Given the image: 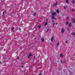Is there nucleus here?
<instances>
[{
    "mask_svg": "<svg viewBox=\"0 0 75 75\" xmlns=\"http://www.w3.org/2000/svg\"><path fill=\"white\" fill-rule=\"evenodd\" d=\"M65 32V29L64 28H62L61 30V33H64Z\"/></svg>",
    "mask_w": 75,
    "mask_h": 75,
    "instance_id": "f257e3e1",
    "label": "nucleus"
},
{
    "mask_svg": "<svg viewBox=\"0 0 75 75\" xmlns=\"http://www.w3.org/2000/svg\"><path fill=\"white\" fill-rule=\"evenodd\" d=\"M56 14H57V13L56 12H52V16H54Z\"/></svg>",
    "mask_w": 75,
    "mask_h": 75,
    "instance_id": "f03ea898",
    "label": "nucleus"
},
{
    "mask_svg": "<svg viewBox=\"0 0 75 75\" xmlns=\"http://www.w3.org/2000/svg\"><path fill=\"white\" fill-rule=\"evenodd\" d=\"M33 55L31 54H30L28 56V58H30V57H33Z\"/></svg>",
    "mask_w": 75,
    "mask_h": 75,
    "instance_id": "7ed1b4c3",
    "label": "nucleus"
},
{
    "mask_svg": "<svg viewBox=\"0 0 75 75\" xmlns=\"http://www.w3.org/2000/svg\"><path fill=\"white\" fill-rule=\"evenodd\" d=\"M58 4V2H56V3H54L53 4V6L54 7H55L57 4Z\"/></svg>",
    "mask_w": 75,
    "mask_h": 75,
    "instance_id": "20e7f679",
    "label": "nucleus"
},
{
    "mask_svg": "<svg viewBox=\"0 0 75 75\" xmlns=\"http://www.w3.org/2000/svg\"><path fill=\"white\" fill-rule=\"evenodd\" d=\"M54 40V37L53 36H52L51 38V41L52 42L53 41V40Z\"/></svg>",
    "mask_w": 75,
    "mask_h": 75,
    "instance_id": "39448f33",
    "label": "nucleus"
},
{
    "mask_svg": "<svg viewBox=\"0 0 75 75\" xmlns=\"http://www.w3.org/2000/svg\"><path fill=\"white\" fill-rule=\"evenodd\" d=\"M41 40L42 41V42H44V39L43 38H42Z\"/></svg>",
    "mask_w": 75,
    "mask_h": 75,
    "instance_id": "423d86ee",
    "label": "nucleus"
},
{
    "mask_svg": "<svg viewBox=\"0 0 75 75\" xmlns=\"http://www.w3.org/2000/svg\"><path fill=\"white\" fill-rule=\"evenodd\" d=\"M60 56L62 58H63V57H64V56L63 55H62V53H61L60 54Z\"/></svg>",
    "mask_w": 75,
    "mask_h": 75,
    "instance_id": "0eeeda50",
    "label": "nucleus"
},
{
    "mask_svg": "<svg viewBox=\"0 0 75 75\" xmlns=\"http://www.w3.org/2000/svg\"><path fill=\"white\" fill-rule=\"evenodd\" d=\"M71 27V23H69V24L68 27Z\"/></svg>",
    "mask_w": 75,
    "mask_h": 75,
    "instance_id": "6e6552de",
    "label": "nucleus"
},
{
    "mask_svg": "<svg viewBox=\"0 0 75 75\" xmlns=\"http://www.w3.org/2000/svg\"><path fill=\"white\" fill-rule=\"evenodd\" d=\"M56 11L57 14H59V10H58V9H57Z\"/></svg>",
    "mask_w": 75,
    "mask_h": 75,
    "instance_id": "1a4fd4ad",
    "label": "nucleus"
},
{
    "mask_svg": "<svg viewBox=\"0 0 75 75\" xmlns=\"http://www.w3.org/2000/svg\"><path fill=\"white\" fill-rule=\"evenodd\" d=\"M52 19L53 20L55 19V16H52Z\"/></svg>",
    "mask_w": 75,
    "mask_h": 75,
    "instance_id": "9d476101",
    "label": "nucleus"
},
{
    "mask_svg": "<svg viewBox=\"0 0 75 75\" xmlns=\"http://www.w3.org/2000/svg\"><path fill=\"white\" fill-rule=\"evenodd\" d=\"M72 23H75V19H73L72 21Z\"/></svg>",
    "mask_w": 75,
    "mask_h": 75,
    "instance_id": "9b49d317",
    "label": "nucleus"
},
{
    "mask_svg": "<svg viewBox=\"0 0 75 75\" xmlns=\"http://www.w3.org/2000/svg\"><path fill=\"white\" fill-rule=\"evenodd\" d=\"M75 1L74 0H72V4H75Z\"/></svg>",
    "mask_w": 75,
    "mask_h": 75,
    "instance_id": "f8f14e48",
    "label": "nucleus"
},
{
    "mask_svg": "<svg viewBox=\"0 0 75 75\" xmlns=\"http://www.w3.org/2000/svg\"><path fill=\"white\" fill-rule=\"evenodd\" d=\"M59 42H58L57 43V47H58L59 45Z\"/></svg>",
    "mask_w": 75,
    "mask_h": 75,
    "instance_id": "ddd939ff",
    "label": "nucleus"
},
{
    "mask_svg": "<svg viewBox=\"0 0 75 75\" xmlns=\"http://www.w3.org/2000/svg\"><path fill=\"white\" fill-rule=\"evenodd\" d=\"M66 3H68L69 2V1L68 0H66Z\"/></svg>",
    "mask_w": 75,
    "mask_h": 75,
    "instance_id": "4468645a",
    "label": "nucleus"
},
{
    "mask_svg": "<svg viewBox=\"0 0 75 75\" xmlns=\"http://www.w3.org/2000/svg\"><path fill=\"white\" fill-rule=\"evenodd\" d=\"M5 11H4L3 13V14H2V16H4V12H5Z\"/></svg>",
    "mask_w": 75,
    "mask_h": 75,
    "instance_id": "2eb2a0df",
    "label": "nucleus"
},
{
    "mask_svg": "<svg viewBox=\"0 0 75 75\" xmlns=\"http://www.w3.org/2000/svg\"><path fill=\"white\" fill-rule=\"evenodd\" d=\"M36 14H37V13H34V14H33V16H35V15H36Z\"/></svg>",
    "mask_w": 75,
    "mask_h": 75,
    "instance_id": "dca6fc26",
    "label": "nucleus"
},
{
    "mask_svg": "<svg viewBox=\"0 0 75 75\" xmlns=\"http://www.w3.org/2000/svg\"><path fill=\"white\" fill-rule=\"evenodd\" d=\"M41 27V25H40L39 26V30H40V28Z\"/></svg>",
    "mask_w": 75,
    "mask_h": 75,
    "instance_id": "f3484780",
    "label": "nucleus"
},
{
    "mask_svg": "<svg viewBox=\"0 0 75 75\" xmlns=\"http://www.w3.org/2000/svg\"><path fill=\"white\" fill-rule=\"evenodd\" d=\"M68 24H69V22H67L66 23V25H68Z\"/></svg>",
    "mask_w": 75,
    "mask_h": 75,
    "instance_id": "a211bd4d",
    "label": "nucleus"
},
{
    "mask_svg": "<svg viewBox=\"0 0 75 75\" xmlns=\"http://www.w3.org/2000/svg\"><path fill=\"white\" fill-rule=\"evenodd\" d=\"M47 25V23H45V24L44 25V26H46V25Z\"/></svg>",
    "mask_w": 75,
    "mask_h": 75,
    "instance_id": "6ab92c4d",
    "label": "nucleus"
},
{
    "mask_svg": "<svg viewBox=\"0 0 75 75\" xmlns=\"http://www.w3.org/2000/svg\"><path fill=\"white\" fill-rule=\"evenodd\" d=\"M73 34L72 35H75V33L72 32Z\"/></svg>",
    "mask_w": 75,
    "mask_h": 75,
    "instance_id": "aec40b11",
    "label": "nucleus"
},
{
    "mask_svg": "<svg viewBox=\"0 0 75 75\" xmlns=\"http://www.w3.org/2000/svg\"><path fill=\"white\" fill-rule=\"evenodd\" d=\"M71 11H73V12L75 11V10L74 9H71Z\"/></svg>",
    "mask_w": 75,
    "mask_h": 75,
    "instance_id": "412c9836",
    "label": "nucleus"
},
{
    "mask_svg": "<svg viewBox=\"0 0 75 75\" xmlns=\"http://www.w3.org/2000/svg\"><path fill=\"white\" fill-rule=\"evenodd\" d=\"M13 29H14V27H13V28L11 29V31L13 30Z\"/></svg>",
    "mask_w": 75,
    "mask_h": 75,
    "instance_id": "4be33fe9",
    "label": "nucleus"
},
{
    "mask_svg": "<svg viewBox=\"0 0 75 75\" xmlns=\"http://www.w3.org/2000/svg\"><path fill=\"white\" fill-rule=\"evenodd\" d=\"M55 24V23H54V22L53 23V26H54Z\"/></svg>",
    "mask_w": 75,
    "mask_h": 75,
    "instance_id": "5701e85b",
    "label": "nucleus"
},
{
    "mask_svg": "<svg viewBox=\"0 0 75 75\" xmlns=\"http://www.w3.org/2000/svg\"><path fill=\"white\" fill-rule=\"evenodd\" d=\"M18 60H19V59H19V57H18Z\"/></svg>",
    "mask_w": 75,
    "mask_h": 75,
    "instance_id": "b1692460",
    "label": "nucleus"
},
{
    "mask_svg": "<svg viewBox=\"0 0 75 75\" xmlns=\"http://www.w3.org/2000/svg\"><path fill=\"white\" fill-rule=\"evenodd\" d=\"M52 23H54V20H52Z\"/></svg>",
    "mask_w": 75,
    "mask_h": 75,
    "instance_id": "393cba45",
    "label": "nucleus"
},
{
    "mask_svg": "<svg viewBox=\"0 0 75 75\" xmlns=\"http://www.w3.org/2000/svg\"><path fill=\"white\" fill-rule=\"evenodd\" d=\"M49 31V29H48L46 31V32H48Z\"/></svg>",
    "mask_w": 75,
    "mask_h": 75,
    "instance_id": "a878e982",
    "label": "nucleus"
},
{
    "mask_svg": "<svg viewBox=\"0 0 75 75\" xmlns=\"http://www.w3.org/2000/svg\"><path fill=\"white\" fill-rule=\"evenodd\" d=\"M65 43H66V44H67V43H68V42H67V41H65Z\"/></svg>",
    "mask_w": 75,
    "mask_h": 75,
    "instance_id": "bb28decb",
    "label": "nucleus"
},
{
    "mask_svg": "<svg viewBox=\"0 0 75 75\" xmlns=\"http://www.w3.org/2000/svg\"><path fill=\"white\" fill-rule=\"evenodd\" d=\"M60 61H61V63H62V60H61Z\"/></svg>",
    "mask_w": 75,
    "mask_h": 75,
    "instance_id": "cd10ccee",
    "label": "nucleus"
},
{
    "mask_svg": "<svg viewBox=\"0 0 75 75\" xmlns=\"http://www.w3.org/2000/svg\"><path fill=\"white\" fill-rule=\"evenodd\" d=\"M64 9H66V7H65V6H64Z\"/></svg>",
    "mask_w": 75,
    "mask_h": 75,
    "instance_id": "c85d7f7f",
    "label": "nucleus"
},
{
    "mask_svg": "<svg viewBox=\"0 0 75 75\" xmlns=\"http://www.w3.org/2000/svg\"><path fill=\"white\" fill-rule=\"evenodd\" d=\"M21 68H23V67H24V66H21Z\"/></svg>",
    "mask_w": 75,
    "mask_h": 75,
    "instance_id": "c756f323",
    "label": "nucleus"
},
{
    "mask_svg": "<svg viewBox=\"0 0 75 75\" xmlns=\"http://www.w3.org/2000/svg\"><path fill=\"white\" fill-rule=\"evenodd\" d=\"M19 31H21V29L20 28H19Z\"/></svg>",
    "mask_w": 75,
    "mask_h": 75,
    "instance_id": "7c9ffc66",
    "label": "nucleus"
},
{
    "mask_svg": "<svg viewBox=\"0 0 75 75\" xmlns=\"http://www.w3.org/2000/svg\"><path fill=\"white\" fill-rule=\"evenodd\" d=\"M68 17H67V18L66 19V20H68Z\"/></svg>",
    "mask_w": 75,
    "mask_h": 75,
    "instance_id": "2f4dec72",
    "label": "nucleus"
},
{
    "mask_svg": "<svg viewBox=\"0 0 75 75\" xmlns=\"http://www.w3.org/2000/svg\"><path fill=\"white\" fill-rule=\"evenodd\" d=\"M56 25H58V23H56Z\"/></svg>",
    "mask_w": 75,
    "mask_h": 75,
    "instance_id": "473e14b6",
    "label": "nucleus"
},
{
    "mask_svg": "<svg viewBox=\"0 0 75 75\" xmlns=\"http://www.w3.org/2000/svg\"><path fill=\"white\" fill-rule=\"evenodd\" d=\"M0 64H1V61H0Z\"/></svg>",
    "mask_w": 75,
    "mask_h": 75,
    "instance_id": "72a5a7b5",
    "label": "nucleus"
},
{
    "mask_svg": "<svg viewBox=\"0 0 75 75\" xmlns=\"http://www.w3.org/2000/svg\"><path fill=\"white\" fill-rule=\"evenodd\" d=\"M42 74L41 73L40 74V75H42Z\"/></svg>",
    "mask_w": 75,
    "mask_h": 75,
    "instance_id": "f704fd0d",
    "label": "nucleus"
},
{
    "mask_svg": "<svg viewBox=\"0 0 75 75\" xmlns=\"http://www.w3.org/2000/svg\"><path fill=\"white\" fill-rule=\"evenodd\" d=\"M23 63H21V65H23Z\"/></svg>",
    "mask_w": 75,
    "mask_h": 75,
    "instance_id": "c9c22d12",
    "label": "nucleus"
},
{
    "mask_svg": "<svg viewBox=\"0 0 75 75\" xmlns=\"http://www.w3.org/2000/svg\"><path fill=\"white\" fill-rule=\"evenodd\" d=\"M34 58H35V56H34Z\"/></svg>",
    "mask_w": 75,
    "mask_h": 75,
    "instance_id": "e433bc0d",
    "label": "nucleus"
},
{
    "mask_svg": "<svg viewBox=\"0 0 75 75\" xmlns=\"http://www.w3.org/2000/svg\"><path fill=\"white\" fill-rule=\"evenodd\" d=\"M55 20H57V18H55Z\"/></svg>",
    "mask_w": 75,
    "mask_h": 75,
    "instance_id": "4c0bfd02",
    "label": "nucleus"
},
{
    "mask_svg": "<svg viewBox=\"0 0 75 75\" xmlns=\"http://www.w3.org/2000/svg\"><path fill=\"white\" fill-rule=\"evenodd\" d=\"M46 21H48V19H46Z\"/></svg>",
    "mask_w": 75,
    "mask_h": 75,
    "instance_id": "58836bf2",
    "label": "nucleus"
},
{
    "mask_svg": "<svg viewBox=\"0 0 75 75\" xmlns=\"http://www.w3.org/2000/svg\"><path fill=\"white\" fill-rule=\"evenodd\" d=\"M68 30H69V28H67Z\"/></svg>",
    "mask_w": 75,
    "mask_h": 75,
    "instance_id": "ea45409f",
    "label": "nucleus"
},
{
    "mask_svg": "<svg viewBox=\"0 0 75 75\" xmlns=\"http://www.w3.org/2000/svg\"><path fill=\"white\" fill-rule=\"evenodd\" d=\"M64 63H65V61L64 62Z\"/></svg>",
    "mask_w": 75,
    "mask_h": 75,
    "instance_id": "a19ab883",
    "label": "nucleus"
},
{
    "mask_svg": "<svg viewBox=\"0 0 75 75\" xmlns=\"http://www.w3.org/2000/svg\"><path fill=\"white\" fill-rule=\"evenodd\" d=\"M0 13H1V12H0Z\"/></svg>",
    "mask_w": 75,
    "mask_h": 75,
    "instance_id": "79ce46f5",
    "label": "nucleus"
},
{
    "mask_svg": "<svg viewBox=\"0 0 75 75\" xmlns=\"http://www.w3.org/2000/svg\"><path fill=\"white\" fill-rule=\"evenodd\" d=\"M0 50H1V49H0Z\"/></svg>",
    "mask_w": 75,
    "mask_h": 75,
    "instance_id": "37998d69",
    "label": "nucleus"
},
{
    "mask_svg": "<svg viewBox=\"0 0 75 75\" xmlns=\"http://www.w3.org/2000/svg\"><path fill=\"white\" fill-rule=\"evenodd\" d=\"M10 59V58H9V59Z\"/></svg>",
    "mask_w": 75,
    "mask_h": 75,
    "instance_id": "c03bdc74",
    "label": "nucleus"
}]
</instances>
